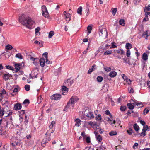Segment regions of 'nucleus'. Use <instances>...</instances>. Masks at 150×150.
Wrapping results in <instances>:
<instances>
[{
    "label": "nucleus",
    "mask_w": 150,
    "mask_h": 150,
    "mask_svg": "<svg viewBox=\"0 0 150 150\" xmlns=\"http://www.w3.org/2000/svg\"><path fill=\"white\" fill-rule=\"evenodd\" d=\"M19 22L27 28L31 29L33 28L35 23L30 17L22 15L19 18Z\"/></svg>",
    "instance_id": "f257e3e1"
},
{
    "label": "nucleus",
    "mask_w": 150,
    "mask_h": 150,
    "mask_svg": "<svg viewBox=\"0 0 150 150\" xmlns=\"http://www.w3.org/2000/svg\"><path fill=\"white\" fill-rule=\"evenodd\" d=\"M79 99L77 96H73L69 100L68 102L67 105L65 107L64 110L70 107L73 108L74 107V104L75 102L79 100Z\"/></svg>",
    "instance_id": "f03ea898"
},
{
    "label": "nucleus",
    "mask_w": 150,
    "mask_h": 150,
    "mask_svg": "<svg viewBox=\"0 0 150 150\" xmlns=\"http://www.w3.org/2000/svg\"><path fill=\"white\" fill-rule=\"evenodd\" d=\"M51 139V133H50L49 131H47L45 134L44 138L42 141L41 144L42 146L45 147V146L43 145L48 143Z\"/></svg>",
    "instance_id": "7ed1b4c3"
},
{
    "label": "nucleus",
    "mask_w": 150,
    "mask_h": 150,
    "mask_svg": "<svg viewBox=\"0 0 150 150\" xmlns=\"http://www.w3.org/2000/svg\"><path fill=\"white\" fill-rule=\"evenodd\" d=\"M6 126H5L4 127H2L1 128V129L0 130V134L1 135H4L6 137H8V135L7 134V132L6 130H5L6 129V127H8L7 125L8 123V122H6ZM8 131L7 130V132Z\"/></svg>",
    "instance_id": "20e7f679"
},
{
    "label": "nucleus",
    "mask_w": 150,
    "mask_h": 150,
    "mask_svg": "<svg viewBox=\"0 0 150 150\" xmlns=\"http://www.w3.org/2000/svg\"><path fill=\"white\" fill-rule=\"evenodd\" d=\"M84 114L86 117L90 119L93 118L94 117L93 112L89 109L86 110L84 112Z\"/></svg>",
    "instance_id": "39448f33"
},
{
    "label": "nucleus",
    "mask_w": 150,
    "mask_h": 150,
    "mask_svg": "<svg viewBox=\"0 0 150 150\" xmlns=\"http://www.w3.org/2000/svg\"><path fill=\"white\" fill-rule=\"evenodd\" d=\"M41 9L42 15L45 18H48L49 16V14L46 6L45 5L42 6Z\"/></svg>",
    "instance_id": "423d86ee"
},
{
    "label": "nucleus",
    "mask_w": 150,
    "mask_h": 150,
    "mask_svg": "<svg viewBox=\"0 0 150 150\" xmlns=\"http://www.w3.org/2000/svg\"><path fill=\"white\" fill-rule=\"evenodd\" d=\"M61 98V95L59 93H57L52 95L50 98L52 100H58Z\"/></svg>",
    "instance_id": "0eeeda50"
},
{
    "label": "nucleus",
    "mask_w": 150,
    "mask_h": 150,
    "mask_svg": "<svg viewBox=\"0 0 150 150\" xmlns=\"http://www.w3.org/2000/svg\"><path fill=\"white\" fill-rule=\"evenodd\" d=\"M63 16H65L64 19L67 21L69 22L70 20L71 16L70 13H67L66 11H64Z\"/></svg>",
    "instance_id": "6e6552de"
},
{
    "label": "nucleus",
    "mask_w": 150,
    "mask_h": 150,
    "mask_svg": "<svg viewBox=\"0 0 150 150\" xmlns=\"http://www.w3.org/2000/svg\"><path fill=\"white\" fill-rule=\"evenodd\" d=\"M68 89L65 86H63L62 88V94L65 95L68 92Z\"/></svg>",
    "instance_id": "1a4fd4ad"
},
{
    "label": "nucleus",
    "mask_w": 150,
    "mask_h": 150,
    "mask_svg": "<svg viewBox=\"0 0 150 150\" xmlns=\"http://www.w3.org/2000/svg\"><path fill=\"white\" fill-rule=\"evenodd\" d=\"M150 35V31L149 30L145 31L142 34V37L147 39V37Z\"/></svg>",
    "instance_id": "9d476101"
},
{
    "label": "nucleus",
    "mask_w": 150,
    "mask_h": 150,
    "mask_svg": "<svg viewBox=\"0 0 150 150\" xmlns=\"http://www.w3.org/2000/svg\"><path fill=\"white\" fill-rule=\"evenodd\" d=\"M146 131H147V130L146 129L145 126H144L143 128L141 133L139 134L140 136H142L143 135V137H144L146 136Z\"/></svg>",
    "instance_id": "9b49d317"
},
{
    "label": "nucleus",
    "mask_w": 150,
    "mask_h": 150,
    "mask_svg": "<svg viewBox=\"0 0 150 150\" xmlns=\"http://www.w3.org/2000/svg\"><path fill=\"white\" fill-rule=\"evenodd\" d=\"M73 80L71 79H68L67 81L65 82V83H67L68 86H71L73 83Z\"/></svg>",
    "instance_id": "f8f14e48"
},
{
    "label": "nucleus",
    "mask_w": 150,
    "mask_h": 150,
    "mask_svg": "<svg viewBox=\"0 0 150 150\" xmlns=\"http://www.w3.org/2000/svg\"><path fill=\"white\" fill-rule=\"evenodd\" d=\"M96 69V66L94 64L93 65L91 68H90L88 70V74H90L93 71L95 70Z\"/></svg>",
    "instance_id": "ddd939ff"
},
{
    "label": "nucleus",
    "mask_w": 150,
    "mask_h": 150,
    "mask_svg": "<svg viewBox=\"0 0 150 150\" xmlns=\"http://www.w3.org/2000/svg\"><path fill=\"white\" fill-rule=\"evenodd\" d=\"M40 65L42 67H44L45 65V59L43 58H41L39 60Z\"/></svg>",
    "instance_id": "4468645a"
},
{
    "label": "nucleus",
    "mask_w": 150,
    "mask_h": 150,
    "mask_svg": "<svg viewBox=\"0 0 150 150\" xmlns=\"http://www.w3.org/2000/svg\"><path fill=\"white\" fill-rule=\"evenodd\" d=\"M132 100L133 102V103H132L134 105H136L139 108H142L143 106V105L142 103L134 102L133 100Z\"/></svg>",
    "instance_id": "2eb2a0df"
},
{
    "label": "nucleus",
    "mask_w": 150,
    "mask_h": 150,
    "mask_svg": "<svg viewBox=\"0 0 150 150\" xmlns=\"http://www.w3.org/2000/svg\"><path fill=\"white\" fill-rule=\"evenodd\" d=\"M117 73L115 71H112L110 72L109 74V76L111 77H114L116 76Z\"/></svg>",
    "instance_id": "dca6fc26"
},
{
    "label": "nucleus",
    "mask_w": 150,
    "mask_h": 150,
    "mask_svg": "<svg viewBox=\"0 0 150 150\" xmlns=\"http://www.w3.org/2000/svg\"><path fill=\"white\" fill-rule=\"evenodd\" d=\"M114 52L117 53L118 54H120L121 55H122L125 53V52L122 49H119L118 50H114Z\"/></svg>",
    "instance_id": "f3484780"
},
{
    "label": "nucleus",
    "mask_w": 150,
    "mask_h": 150,
    "mask_svg": "<svg viewBox=\"0 0 150 150\" xmlns=\"http://www.w3.org/2000/svg\"><path fill=\"white\" fill-rule=\"evenodd\" d=\"M14 109L16 110H20L21 108V106L20 104H17L15 105Z\"/></svg>",
    "instance_id": "a211bd4d"
},
{
    "label": "nucleus",
    "mask_w": 150,
    "mask_h": 150,
    "mask_svg": "<svg viewBox=\"0 0 150 150\" xmlns=\"http://www.w3.org/2000/svg\"><path fill=\"white\" fill-rule=\"evenodd\" d=\"M75 125L76 126L79 127L81 124V120L79 119H76L75 120Z\"/></svg>",
    "instance_id": "6ab92c4d"
},
{
    "label": "nucleus",
    "mask_w": 150,
    "mask_h": 150,
    "mask_svg": "<svg viewBox=\"0 0 150 150\" xmlns=\"http://www.w3.org/2000/svg\"><path fill=\"white\" fill-rule=\"evenodd\" d=\"M117 11V9L116 8H112L111 10V12L112 13V14L113 16L115 15Z\"/></svg>",
    "instance_id": "aec40b11"
},
{
    "label": "nucleus",
    "mask_w": 150,
    "mask_h": 150,
    "mask_svg": "<svg viewBox=\"0 0 150 150\" xmlns=\"http://www.w3.org/2000/svg\"><path fill=\"white\" fill-rule=\"evenodd\" d=\"M119 24L123 26L125 25V21L123 19H121L119 20Z\"/></svg>",
    "instance_id": "412c9836"
},
{
    "label": "nucleus",
    "mask_w": 150,
    "mask_h": 150,
    "mask_svg": "<svg viewBox=\"0 0 150 150\" xmlns=\"http://www.w3.org/2000/svg\"><path fill=\"white\" fill-rule=\"evenodd\" d=\"M9 78V73L5 74L3 76V79L5 80H8Z\"/></svg>",
    "instance_id": "4be33fe9"
},
{
    "label": "nucleus",
    "mask_w": 150,
    "mask_h": 150,
    "mask_svg": "<svg viewBox=\"0 0 150 150\" xmlns=\"http://www.w3.org/2000/svg\"><path fill=\"white\" fill-rule=\"evenodd\" d=\"M82 7L81 6L79 7L77 10V13L80 15H82Z\"/></svg>",
    "instance_id": "5701e85b"
},
{
    "label": "nucleus",
    "mask_w": 150,
    "mask_h": 150,
    "mask_svg": "<svg viewBox=\"0 0 150 150\" xmlns=\"http://www.w3.org/2000/svg\"><path fill=\"white\" fill-rule=\"evenodd\" d=\"M132 45L130 43H127L125 45V48L126 49H129L132 48Z\"/></svg>",
    "instance_id": "b1692460"
},
{
    "label": "nucleus",
    "mask_w": 150,
    "mask_h": 150,
    "mask_svg": "<svg viewBox=\"0 0 150 150\" xmlns=\"http://www.w3.org/2000/svg\"><path fill=\"white\" fill-rule=\"evenodd\" d=\"M142 59L144 61H146L148 59V55L145 53L143 54Z\"/></svg>",
    "instance_id": "393cba45"
},
{
    "label": "nucleus",
    "mask_w": 150,
    "mask_h": 150,
    "mask_svg": "<svg viewBox=\"0 0 150 150\" xmlns=\"http://www.w3.org/2000/svg\"><path fill=\"white\" fill-rule=\"evenodd\" d=\"M20 64H15V69L16 70V72H17L20 69Z\"/></svg>",
    "instance_id": "a878e982"
},
{
    "label": "nucleus",
    "mask_w": 150,
    "mask_h": 150,
    "mask_svg": "<svg viewBox=\"0 0 150 150\" xmlns=\"http://www.w3.org/2000/svg\"><path fill=\"white\" fill-rule=\"evenodd\" d=\"M133 127L134 129L136 131H138L139 130V127L137 124H135L133 125Z\"/></svg>",
    "instance_id": "bb28decb"
},
{
    "label": "nucleus",
    "mask_w": 150,
    "mask_h": 150,
    "mask_svg": "<svg viewBox=\"0 0 150 150\" xmlns=\"http://www.w3.org/2000/svg\"><path fill=\"white\" fill-rule=\"evenodd\" d=\"M127 106L128 108L131 110L133 109L134 108V106L132 104L130 103H128L127 104Z\"/></svg>",
    "instance_id": "cd10ccee"
},
{
    "label": "nucleus",
    "mask_w": 150,
    "mask_h": 150,
    "mask_svg": "<svg viewBox=\"0 0 150 150\" xmlns=\"http://www.w3.org/2000/svg\"><path fill=\"white\" fill-rule=\"evenodd\" d=\"M18 89L17 88H15L13 90V92L11 93V95L12 96H15L16 94L14 93L17 92H18Z\"/></svg>",
    "instance_id": "c85d7f7f"
},
{
    "label": "nucleus",
    "mask_w": 150,
    "mask_h": 150,
    "mask_svg": "<svg viewBox=\"0 0 150 150\" xmlns=\"http://www.w3.org/2000/svg\"><path fill=\"white\" fill-rule=\"evenodd\" d=\"M127 133L129 135H131L133 133V130L130 127H129V130L127 131Z\"/></svg>",
    "instance_id": "c756f323"
},
{
    "label": "nucleus",
    "mask_w": 150,
    "mask_h": 150,
    "mask_svg": "<svg viewBox=\"0 0 150 150\" xmlns=\"http://www.w3.org/2000/svg\"><path fill=\"white\" fill-rule=\"evenodd\" d=\"M122 60H123L124 62L127 63L129 64H130V61L129 60H127V59L125 57L123 58L122 59Z\"/></svg>",
    "instance_id": "7c9ffc66"
},
{
    "label": "nucleus",
    "mask_w": 150,
    "mask_h": 150,
    "mask_svg": "<svg viewBox=\"0 0 150 150\" xmlns=\"http://www.w3.org/2000/svg\"><path fill=\"white\" fill-rule=\"evenodd\" d=\"M54 34V32L53 31H50L48 35V38H51Z\"/></svg>",
    "instance_id": "2f4dec72"
},
{
    "label": "nucleus",
    "mask_w": 150,
    "mask_h": 150,
    "mask_svg": "<svg viewBox=\"0 0 150 150\" xmlns=\"http://www.w3.org/2000/svg\"><path fill=\"white\" fill-rule=\"evenodd\" d=\"M55 122L54 121H52L50 125L49 126V127L50 129L52 128L54 125L55 124Z\"/></svg>",
    "instance_id": "473e14b6"
},
{
    "label": "nucleus",
    "mask_w": 150,
    "mask_h": 150,
    "mask_svg": "<svg viewBox=\"0 0 150 150\" xmlns=\"http://www.w3.org/2000/svg\"><path fill=\"white\" fill-rule=\"evenodd\" d=\"M48 53L47 52L44 53L42 54L43 57L42 58H43L45 59L48 58Z\"/></svg>",
    "instance_id": "72a5a7b5"
},
{
    "label": "nucleus",
    "mask_w": 150,
    "mask_h": 150,
    "mask_svg": "<svg viewBox=\"0 0 150 150\" xmlns=\"http://www.w3.org/2000/svg\"><path fill=\"white\" fill-rule=\"evenodd\" d=\"M16 57L20 59H23V56L20 53H18L16 54Z\"/></svg>",
    "instance_id": "f704fd0d"
},
{
    "label": "nucleus",
    "mask_w": 150,
    "mask_h": 150,
    "mask_svg": "<svg viewBox=\"0 0 150 150\" xmlns=\"http://www.w3.org/2000/svg\"><path fill=\"white\" fill-rule=\"evenodd\" d=\"M96 79L98 82H100L102 81L103 78L100 76H98L97 77Z\"/></svg>",
    "instance_id": "c9c22d12"
},
{
    "label": "nucleus",
    "mask_w": 150,
    "mask_h": 150,
    "mask_svg": "<svg viewBox=\"0 0 150 150\" xmlns=\"http://www.w3.org/2000/svg\"><path fill=\"white\" fill-rule=\"evenodd\" d=\"M117 134V132L115 131H112L109 133V135L111 136H113L116 135Z\"/></svg>",
    "instance_id": "e433bc0d"
},
{
    "label": "nucleus",
    "mask_w": 150,
    "mask_h": 150,
    "mask_svg": "<svg viewBox=\"0 0 150 150\" xmlns=\"http://www.w3.org/2000/svg\"><path fill=\"white\" fill-rule=\"evenodd\" d=\"M104 70H105V71H106L107 72L110 71L111 70V68L110 67H104Z\"/></svg>",
    "instance_id": "4c0bfd02"
},
{
    "label": "nucleus",
    "mask_w": 150,
    "mask_h": 150,
    "mask_svg": "<svg viewBox=\"0 0 150 150\" xmlns=\"http://www.w3.org/2000/svg\"><path fill=\"white\" fill-rule=\"evenodd\" d=\"M112 53V51L107 50L104 53V55H110Z\"/></svg>",
    "instance_id": "58836bf2"
},
{
    "label": "nucleus",
    "mask_w": 150,
    "mask_h": 150,
    "mask_svg": "<svg viewBox=\"0 0 150 150\" xmlns=\"http://www.w3.org/2000/svg\"><path fill=\"white\" fill-rule=\"evenodd\" d=\"M101 115L100 114L98 115L95 117L96 120H100L101 119Z\"/></svg>",
    "instance_id": "ea45409f"
},
{
    "label": "nucleus",
    "mask_w": 150,
    "mask_h": 150,
    "mask_svg": "<svg viewBox=\"0 0 150 150\" xmlns=\"http://www.w3.org/2000/svg\"><path fill=\"white\" fill-rule=\"evenodd\" d=\"M97 140L99 142H100L102 140V138L101 137L100 135H98L96 137Z\"/></svg>",
    "instance_id": "a19ab883"
},
{
    "label": "nucleus",
    "mask_w": 150,
    "mask_h": 150,
    "mask_svg": "<svg viewBox=\"0 0 150 150\" xmlns=\"http://www.w3.org/2000/svg\"><path fill=\"white\" fill-rule=\"evenodd\" d=\"M87 30H88V33L89 34L90 33L92 30V27L91 26H88L87 28Z\"/></svg>",
    "instance_id": "79ce46f5"
},
{
    "label": "nucleus",
    "mask_w": 150,
    "mask_h": 150,
    "mask_svg": "<svg viewBox=\"0 0 150 150\" xmlns=\"http://www.w3.org/2000/svg\"><path fill=\"white\" fill-rule=\"evenodd\" d=\"M149 112V110L147 108H145L143 111V114L144 115H146Z\"/></svg>",
    "instance_id": "37998d69"
},
{
    "label": "nucleus",
    "mask_w": 150,
    "mask_h": 150,
    "mask_svg": "<svg viewBox=\"0 0 150 150\" xmlns=\"http://www.w3.org/2000/svg\"><path fill=\"white\" fill-rule=\"evenodd\" d=\"M30 86L28 85H26L25 86V88L27 91H29L30 89Z\"/></svg>",
    "instance_id": "c03bdc74"
},
{
    "label": "nucleus",
    "mask_w": 150,
    "mask_h": 150,
    "mask_svg": "<svg viewBox=\"0 0 150 150\" xmlns=\"http://www.w3.org/2000/svg\"><path fill=\"white\" fill-rule=\"evenodd\" d=\"M105 113L106 114L108 115H109L110 116L111 118L112 117V115L110 114V113L109 110H108L105 111Z\"/></svg>",
    "instance_id": "a18cd8bd"
},
{
    "label": "nucleus",
    "mask_w": 150,
    "mask_h": 150,
    "mask_svg": "<svg viewBox=\"0 0 150 150\" xmlns=\"http://www.w3.org/2000/svg\"><path fill=\"white\" fill-rule=\"evenodd\" d=\"M42 98L41 96H40L38 98V102L39 103H40L42 100Z\"/></svg>",
    "instance_id": "49530a36"
},
{
    "label": "nucleus",
    "mask_w": 150,
    "mask_h": 150,
    "mask_svg": "<svg viewBox=\"0 0 150 150\" xmlns=\"http://www.w3.org/2000/svg\"><path fill=\"white\" fill-rule=\"evenodd\" d=\"M146 9H144V12H146L147 11H150V5H148L147 7H146Z\"/></svg>",
    "instance_id": "de8ad7c7"
},
{
    "label": "nucleus",
    "mask_w": 150,
    "mask_h": 150,
    "mask_svg": "<svg viewBox=\"0 0 150 150\" xmlns=\"http://www.w3.org/2000/svg\"><path fill=\"white\" fill-rule=\"evenodd\" d=\"M89 7H88V5L86 7V12H87V13H86V15L88 16L89 14Z\"/></svg>",
    "instance_id": "09e8293b"
},
{
    "label": "nucleus",
    "mask_w": 150,
    "mask_h": 150,
    "mask_svg": "<svg viewBox=\"0 0 150 150\" xmlns=\"http://www.w3.org/2000/svg\"><path fill=\"white\" fill-rule=\"evenodd\" d=\"M140 1V0H134L133 2L135 5L138 4L139 3Z\"/></svg>",
    "instance_id": "8fccbe9b"
},
{
    "label": "nucleus",
    "mask_w": 150,
    "mask_h": 150,
    "mask_svg": "<svg viewBox=\"0 0 150 150\" xmlns=\"http://www.w3.org/2000/svg\"><path fill=\"white\" fill-rule=\"evenodd\" d=\"M100 150H105V148L103 146L101 145L98 147Z\"/></svg>",
    "instance_id": "3c124183"
},
{
    "label": "nucleus",
    "mask_w": 150,
    "mask_h": 150,
    "mask_svg": "<svg viewBox=\"0 0 150 150\" xmlns=\"http://www.w3.org/2000/svg\"><path fill=\"white\" fill-rule=\"evenodd\" d=\"M29 100L28 99H25L23 102V104H29Z\"/></svg>",
    "instance_id": "603ef678"
},
{
    "label": "nucleus",
    "mask_w": 150,
    "mask_h": 150,
    "mask_svg": "<svg viewBox=\"0 0 150 150\" xmlns=\"http://www.w3.org/2000/svg\"><path fill=\"white\" fill-rule=\"evenodd\" d=\"M112 46L110 47V48H115L117 47V46H116L115 44V43L114 42H113L112 43Z\"/></svg>",
    "instance_id": "864d4df0"
},
{
    "label": "nucleus",
    "mask_w": 150,
    "mask_h": 150,
    "mask_svg": "<svg viewBox=\"0 0 150 150\" xmlns=\"http://www.w3.org/2000/svg\"><path fill=\"white\" fill-rule=\"evenodd\" d=\"M149 18L148 16H145V17L143 19V22H146V21H149Z\"/></svg>",
    "instance_id": "5fc2aeb1"
},
{
    "label": "nucleus",
    "mask_w": 150,
    "mask_h": 150,
    "mask_svg": "<svg viewBox=\"0 0 150 150\" xmlns=\"http://www.w3.org/2000/svg\"><path fill=\"white\" fill-rule=\"evenodd\" d=\"M84 150H94V149L92 147L90 146L86 147Z\"/></svg>",
    "instance_id": "6e6d98bb"
},
{
    "label": "nucleus",
    "mask_w": 150,
    "mask_h": 150,
    "mask_svg": "<svg viewBox=\"0 0 150 150\" xmlns=\"http://www.w3.org/2000/svg\"><path fill=\"white\" fill-rule=\"evenodd\" d=\"M126 108V107L125 106H122L120 107V110L122 111H124L125 110Z\"/></svg>",
    "instance_id": "4d7b16f0"
},
{
    "label": "nucleus",
    "mask_w": 150,
    "mask_h": 150,
    "mask_svg": "<svg viewBox=\"0 0 150 150\" xmlns=\"http://www.w3.org/2000/svg\"><path fill=\"white\" fill-rule=\"evenodd\" d=\"M131 54V52L129 50H127V51L126 55L127 57H129Z\"/></svg>",
    "instance_id": "13d9d810"
},
{
    "label": "nucleus",
    "mask_w": 150,
    "mask_h": 150,
    "mask_svg": "<svg viewBox=\"0 0 150 150\" xmlns=\"http://www.w3.org/2000/svg\"><path fill=\"white\" fill-rule=\"evenodd\" d=\"M103 30L101 28L99 29V35L100 36H102L103 35Z\"/></svg>",
    "instance_id": "bf43d9fd"
},
{
    "label": "nucleus",
    "mask_w": 150,
    "mask_h": 150,
    "mask_svg": "<svg viewBox=\"0 0 150 150\" xmlns=\"http://www.w3.org/2000/svg\"><path fill=\"white\" fill-rule=\"evenodd\" d=\"M40 30V28L39 27H38L37 28L35 29V33L36 34H38V33H39V31Z\"/></svg>",
    "instance_id": "052dcab7"
},
{
    "label": "nucleus",
    "mask_w": 150,
    "mask_h": 150,
    "mask_svg": "<svg viewBox=\"0 0 150 150\" xmlns=\"http://www.w3.org/2000/svg\"><path fill=\"white\" fill-rule=\"evenodd\" d=\"M138 146V144L137 143H135L133 146V147L134 149H135L136 148H137Z\"/></svg>",
    "instance_id": "680f3d73"
},
{
    "label": "nucleus",
    "mask_w": 150,
    "mask_h": 150,
    "mask_svg": "<svg viewBox=\"0 0 150 150\" xmlns=\"http://www.w3.org/2000/svg\"><path fill=\"white\" fill-rule=\"evenodd\" d=\"M9 50V44H8L7 45H6L5 48V50L7 51H8V50Z\"/></svg>",
    "instance_id": "e2e57ef3"
},
{
    "label": "nucleus",
    "mask_w": 150,
    "mask_h": 150,
    "mask_svg": "<svg viewBox=\"0 0 150 150\" xmlns=\"http://www.w3.org/2000/svg\"><path fill=\"white\" fill-rule=\"evenodd\" d=\"M45 60H46V61H45V63L47 64H51L52 63L51 62L49 61L48 60V58L47 59H45Z\"/></svg>",
    "instance_id": "0e129e2a"
},
{
    "label": "nucleus",
    "mask_w": 150,
    "mask_h": 150,
    "mask_svg": "<svg viewBox=\"0 0 150 150\" xmlns=\"http://www.w3.org/2000/svg\"><path fill=\"white\" fill-rule=\"evenodd\" d=\"M122 76L123 79L125 81L126 80L128 79L127 77L124 74H122Z\"/></svg>",
    "instance_id": "69168bd1"
},
{
    "label": "nucleus",
    "mask_w": 150,
    "mask_h": 150,
    "mask_svg": "<svg viewBox=\"0 0 150 150\" xmlns=\"http://www.w3.org/2000/svg\"><path fill=\"white\" fill-rule=\"evenodd\" d=\"M129 93H133L134 91L133 89L131 87L129 88Z\"/></svg>",
    "instance_id": "338daca9"
},
{
    "label": "nucleus",
    "mask_w": 150,
    "mask_h": 150,
    "mask_svg": "<svg viewBox=\"0 0 150 150\" xmlns=\"http://www.w3.org/2000/svg\"><path fill=\"white\" fill-rule=\"evenodd\" d=\"M126 81L127 84L129 85L131 83V81L130 79H128L126 80Z\"/></svg>",
    "instance_id": "774afa93"
}]
</instances>
